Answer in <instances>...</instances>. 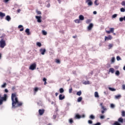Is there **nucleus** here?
I'll use <instances>...</instances> for the list:
<instances>
[{
    "mask_svg": "<svg viewBox=\"0 0 125 125\" xmlns=\"http://www.w3.org/2000/svg\"><path fill=\"white\" fill-rule=\"evenodd\" d=\"M12 106V108H18L23 105L22 102L18 101V98L17 96L16 93H12L11 95Z\"/></svg>",
    "mask_w": 125,
    "mask_h": 125,
    "instance_id": "obj_1",
    "label": "nucleus"
},
{
    "mask_svg": "<svg viewBox=\"0 0 125 125\" xmlns=\"http://www.w3.org/2000/svg\"><path fill=\"white\" fill-rule=\"evenodd\" d=\"M7 100V95L6 94H4V97H1V95L0 94V105H2L3 101H6Z\"/></svg>",
    "mask_w": 125,
    "mask_h": 125,
    "instance_id": "obj_2",
    "label": "nucleus"
},
{
    "mask_svg": "<svg viewBox=\"0 0 125 125\" xmlns=\"http://www.w3.org/2000/svg\"><path fill=\"white\" fill-rule=\"evenodd\" d=\"M6 45V43L5 42V40L1 39L0 41V47H1V48H4V46Z\"/></svg>",
    "mask_w": 125,
    "mask_h": 125,
    "instance_id": "obj_3",
    "label": "nucleus"
},
{
    "mask_svg": "<svg viewBox=\"0 0 125 125\" xmlns=\"http://www.w3.org/2000/svg\"><path fill=\"white\" fill-rule=\"evenodd\" d=\"M100 106H101V108L103 109V110L101 111L102 114H104V113H105V111H107V108H106V107L103 105V103H101Z\"/></svg>",
    "mask_w": 125,
    "mask_h": 125,
    "instance_id": "obj_4",
    "label": "nucleus"
},
{
    "mask_svg": "<svg viewBox=\"0 0 125 125\" xmlns=\"http://www.w3.org/2000/svg\"><path fill=\"white\" fill-rule=\"evenodd\" d=\"M36 68H37V64H36V63H34L30 66L29 70H32V71H34V70H35Z\"/></svg>",
    "mask_w": 125,
    "mask_h": 125,
    "instance_id": "obj_5",
    "label": "nucleus"
},
{
    "mask_svg": "<svg viewBox=\"0 0 125 125\" xmlns=\"http://www.w3.org/2000/svg\"><path fill=\"white\" fill-rule=\"evenodd\" d=\"M45 111V110H44V109H39V114L40 116H42L44 114Z\"/></svg>",
    "mask_w": 125,
    "mask_h": 125,
    "instance_id": "obj_6",
    "label": "nucleus"
},
{
    "mask_svg": "<svg viewBox=\"0 0 125 125\" xmlns=\"http://www.w3.org/2000/svg\"><path fill=\"white\" fill-rule=\"evenodd\" d=\"M112 39H113V38L111 35H109L108 37L105 36L104 41L106 42V41H110L112 40Z\"/></svg>",
    "mask_w": 125,
    "mask_h": 125,
    "instance_id": "obj_7",
    "label": "nucleus"
},
{
    "mask_svg": "<svg viewBox=\"0 0 125 125\" xmlns=\"http://www.w3.org/2000/svg\"><path fill=\"white\" fill-rule=\"evenodd\" d=\"M115 29L114 28H110V31L106 30L105 32L107 34H111V33H113Z\"/></svg>",
    "mask_w": 125,
    "mask_h": 125,
    "instance_id": "obj_8",
    "label": "nucleus"
},
{
    "mask_svg": "<svg viewBox=\"0 0 125 125\" xmlns=\"http://www.w3.org/2000/svg\"><path fill=\"white\" fill-rule=\"evenodd\" d=\"M86 2H87L88 5L89 6H91V5H92L93 3H92V1H91V0H86Z\"/></svg>",
    "mask_w": 125,
    "mask_h": 125,
    "instance_id": "obj_9",
    "label": "nucleus"
},
{
    "mask_svg": "<svg viewBox=\"0 0 125 125\" xmlns=\"http://www.w3.org/2000/svg\"><path fill=\"white\" fill-rule=\"evenodd\" d=\"M45 51H46V50H45V49H40V52H41V54H42V55H44V53H45Z\"/></svg>",
    "mask_w": 125,
    "mask_h": 125,
    "instance_id": "obj_10",
    "label": "nucleus"
},
{
    "mask_svg": "<svg viewBox=\"0 0 125 125\" xmlns=\"http://www.w3.org/2000/svg\"><path fill=\"white\" fill-rule=\"evenodd\" d=\"M36 19H37V21L38 22V23L42 22V19H41V17L36 16Z\"/></svg>",
    "mask_w": 125,
    "mask_h": 125,
    "instance_id": "obj_11",
    "label": "nucleus"
},
{
    "mask_svg": "<svg viewBox=\"0 0 125 125\" xmlns=\"http://www.w3.org/2000/svg\"><path fill=\"white\" fill-rule=\"evenodd\" d=\"M59 100H63V99H65V96H62V94H60L59 96Z\"/></svg>",
    "mask_w": 125,
    "mask_h": 125,
    "instance_id": "obj_12",
    "label": "nucleus"
},
{
    "mask_svg": "<svg viewBox=\"0 0 125 125\" xmlns=\"http://www.w3.org/2000/svg\"><path fill=\"white\" fill-rule=\"evenodd\" d=\"M118 122L119 123H121V124H124V119H123L122 117H120L118 119Z\"/></svg>",
    "mask_w": 125,
    "mask_h": 125,
    "instance_id": "obj_13",
    "label": "nucleus"
},
{
    "mask_svg": "<svg viewBox=\"0 0 125 125\" xmlns=\"http://www.w3.org/2000/svg\"><path fill=\"white\" fill-rule=\"evenodd\" d=\"M93 28V24L90 23L89 26L87 27L88 30H90Z\"/></svg>",
    "mask_w": 125,
    "mask_h": 125,
    "instance_id": "obj_14",
    "label": "nucleus"
},
{
    "mask_svg": "<svg viewBox=\"0 0 125 125\" xmlns=\"http://www.w3.org/2000/svg\"><path fill=\"white\" fill-rule=\"evenodd\" d=\"M79 20H81V21L84 20V17H83V16L82 15H80L79 16Z\"/></svg>",
    "mask_w": 125,
    "mask_h": 125,
    "instance_id": "obj_15",
    "label": "nucleus"
},
{
    "mask_svg": "<svg viewBox=\"0 0 125 125\" xmlns=\"http://www.w3.org/2000/svg\"><path fill=\"white\" fill-rule=\"evenodd\" d=\"M82 118V116L80 115L79 114H76L75 116V119H81Z\"/></svg>",
    "mask_w": 125,
    "mask_h": 125,
    "instance_id": "obj_16",
    "label": "nucleus"
},
{
    "mask_svg": "<svg viewBox=\"0 0 125 125\" xmlns=\"http://www.w3.org/2000/svg\"><path fill=\"white\" fill-rule=\"evenodd\" d=\"M94 95L96 98H99V95L98 94V92L97 91L95 92Z\"/></svg>",
    "mask_w": 125,
    "mask_h": 125,
    "instance_id": "obj_17",
    "label": "nucleus"
},
{
    "mask_svg": "<svg viewBox=\"0 0 125 125\" xmlns=\"http://www.w3.org/2000/svg\"><path fill=\"white\" fill-rule=\"evenodd\" d=\"M109 72L111 73L112 74H114L115 72V69L113 68H110L109 69Z\"/></svg>",
    "mask_w": 125,
    "mask_h": 125,
    "instance_id": "obj_18",
    "label": "nucleus"
},
{
    "mask_svg": "<svg viewBox=\"0 0 125 125\" xmlns=\"http://www.w3.org/2000/svg\"><path fill=\"white\" fill-rule=\"evenodd\" d=\"M121 97H122V95H118L115 96V99H120V98H121Z\"/></svg>",
    "mask_w": 125,
    "mask_h": 125,
    "instance_id": "obj_19",
    "label": "nucleus"
},
{
    "mask_svg": "<svg viewBox=\"0 0 125 125\" xmlns=\"http://www.w3.org/2000/svg\"><path fill=\"white\" fill-rule=\"evenodd\" d=\"M6 20H7V21H10V20H11V18H10V16H7L6 17Z\"/></svg>",
    "mask_w": 125,
    "mask_h": 125,
    "instance_id": "obj_20",
    "label": "nucleus"
},
{
    "mask_svg": "<svg viewBox=\"0 0 125 125\" xmlns=\"http://www.w3.org/2000/svg\"><path fill=\"white\" fill-rule=\"evenodd\" d=\"M83 84H90V82H89V81H84L83 83Z\"/></svg>",
    "mask_w": 125,
    "mask_h": 125,
    "instance_id": "obj_21",
    "label": "nucleus"
},
{
    "mask_svg": "<svg viewBox=\"0 0 125 125\" xmlns=\"http://www.w3.org/2000/svg\"><path fill=\"white\" fill-rule=\"evenodd\" d=\"M25 33H26L27 35H30V29L29 28H27L25 30Z\"/></svg>",
    "mask_w": 125,
    "mask_h": 125,
    "instance_id": "obj_22",
    "label": "nucleus"
},
{
    "mask_svg": "<svg viewBox=\"0 0 125 125\" xmlns=\"http://www.w3.org/2000/svg\"><path fill=\"white\" fill-rule=\"evenodd\" d=\"M89 119H90L91 120H94L95 119V116H94V115L91 114L89 116Z\"/></svg>",
    "mask_w": 125,
    "mask_h": 125,
    "instance_id": "obj_23",
    "label": "nucleus"
},
{
    "mask_svg": "<svg viewBox=\"0 0 125 125\" xmlns=\"http://www.w3.org/2000/svg\"><path fill=\"white\" fill-rule=\"evenodd\" d=\"M82 100H83V97H79L78 99H77V102H82Z\"/></svg>",
    "mask_w": 125,
    "mask_h": 125,
    "instance_id": "obj_24",
    "label": "nucleus"
},
{
    "mask_svg": "<svg viewBox=\"0 0 125 125\" xmlns=\"http://www.w3.org/2000/svg\"><path fill=\"white\" fill-rule=\"evenodd\" d=\"M4 16H5V14L0 12V17H4Z\"/></svg>",
    "mask_w": 125,
    "mask_h": 125,
    "instance_id": "obj_25",
    "label": "nucleus"
},
{
    "mask_svg": "<svg viewBox=\"0 0 125 125\" xmlns=\"http://www.w3.org/2000/svg\"><path fill=\"white\" fill-rule=\"evenodd\" d=\"M42 35H43V36H46L47 35V32L45 30H42Z\"/></svg>",
    "mask_w": 125,
    "mask_h": 125,
    "instance_id": "obj_26",
    "label": "nucleus"
},
{
    "mask_svg": "<svg viewBox=\"0 0 125 125\" xmlns=\"http://www.w3.org/2000/svg\"><path fill=\"white\" fill-rule=\"evenodd\" d=\"M77 95H78V96H81V95H82V91L80 90L78 92H77L76 93Z\"/></svg>",
    "mask_w": 125,
    "mask_h": 125,
    "instance_id": "obj_27",
    "label": "nucleus"
},
{
    "mask_svg": "<svg viewBox=\"0 0 125 125\" xmlns=\"http://www.w3.org/2000/svg\"><path fill=\"white\" fill-rule=\"evenodd\" d=\"M94 4L95 5H99V2H98V0H95L94 1Z\"/></svg>",
    "mask_w": 125,
    "mask_h": 125,
    "instance_id": "obj_28",
    "label": "nucleus"
},
{
    "mask_svg": "<svg viewBox=\"0 0 125 125\" xmlns=\"http://www.w3.org/2000/svg\"><path fill=\"white\" fill-rule=\"evenodd\" d=\"M114 46V44H109L108 45V49H111V48H112V47Z\"/></svg>",
    "mask_w": 125,
    "mask_h": 125,
    "instance_id": "obj_29",
    "label": "nucleus"
},
{
    "mask_svg": "<svg viewBox=\"0 0 125 125\" xmlns=\"http://www.w3.org/2000/svg\"><path fill=\"white\" fill-rule=\"evenodd\" d=\"M108 89H109L111 91H116V89L112 87H109Z\"/></svg>",
    "mask_w": 125,
    "mask_h": 125,
    "instance_id": "obj_30",
    "label": "nucleus"
},
{
    "mask_svg": "<svg viewBox=\"0 0 125 125\" xmlns=\"http://www.w3.org/2000/svg\"><path fill=\"white\" fill-rule=\"evenodd\" d=\"M115 75L116 76H120V71L119 70H117L115 72Z\"/></svg>",
    "mask_w": 125,
    "mask_h": 125,
    "instance_id": "obj_31",
    "label": "nucleus"
},
{
    "mask_svg": "<svg viewBox=\"0 0 125 125\" xmlns=\"http://www.w3.org/2000/svg\"><path fill=\"white\" fill-rule=\"evenodd\" d=\"M60 93H63V92H64V89H63V88H61L60 89Z\"/></svg>",
    "mask_w": 125,
    "mask_h": 125,
    "instance_id": "obj_32",
    "label": "nucleus"
},
{
    "mask_svg": "<svg viewBox=\"0 0 125 125\" xmlns=\"http://www.w3.org/2000/svg\"><path fill=\"white\" fill-rule=\"evenodd\" d=\"M37 45H38V46H39V47H41V46H42V43L40 42H37Z\"/></svg>",
    "mask_w": 125,
    "mask_h": 125,
    "instance_id": "obj_33",
    "label": "nucleus"
},
{
    "mask_svg": "<svg viewBox=\"0 0 125 125\" xmlns=\"http://www.w3.org/2000/svg\"><path fill=\"white\" fill-rule=\"evenodd\" d=\"M122 117H125V111H122V114H121Z\"/></svg>",
    "mask_w": 125,
    "mask_h": 125,
    "instance_id": "obj_34",
    "label": "nucleus"
},
{
    "mask_svg": "<svg viewBox=\"0 0 125 125\" xmlns=\"http://www.w3.org/2000/svg\"><path fill=\"white\" fill-rule=\"evenodd\" d=\"M38 90H39V88H38V87H36L34 88V92H37V91H38Z\"/></svg>",
    "mask_w": 125,
    "mask_h": 125,
    "instance_id": "obj_35",
    "label": "nucleus"
},
{
    "mask_svg": "<svg viewBox=\"0 0 125 125\" xmlns=\"http://www.w3.org/2000/svg\"><path fill=\"white\" fill-rule=\"evenodd\" d=\"M74 21L75 22V23H77L78 24H79V23H80V20L79 19L75 20Z\"/></svg>",
    "mask_w": 125,
    "mask_h": 125,
    "instance_id": "obj_36",
    "label": "nucleus"
},
{
    "mask_svg": "<svg viewBox=\"0 0 125 125\" xmlns=\"http://www.w3.org/2000/svg\"><path fill=\"white\" fill-rule=\"evenodd\" d=\"M111 62L112 63H114L115 62V57H113L112 59H111Z\"/></svg>",
    "mask_w": 125,
    "mask_h": 125,
    "instance_id": "obj_37",
    "label": "nucleus"
},
{
    "mask_svg": "<svg viewBox=\"0 0 125 125\" xmlns=\"http://www.w3.org/2000/svg\"><path fill=\"white\" fill-rule=\"evenodd\" d=\"M5 86H6V83H4L3 84L1 85V87H2L3 88H4Z\"/></svg>",
    "mask_w": 125,
    "mask_h": 125,
    "instance_id": "obj_38",
    "label": "nucleus"
},
{
    "mask_svg": "<svg viewBox=\"0 0 125 125\" xmlns=\"http://www.w3.org/2000/svg\"><path fill=\"white\" fill-rule=\"evenodd\" d=\"M69 123L70 124H73V123H74V121H73V119L71 118L69 119Z\"/></svg>",
    "mask_w": 125,
    "mask_h": 125,
    "instance_id": "obj_39",
    "label": "nucleus"
},
{
    "mask_svg": "<svg viewBox=\"0 0 125 125\" xmlns=\"http://www.w3.org/2000/svg\"><path fill=\"white\" fill-rule=\"evenodd\" d=\"M116 59H117V61H120V60H121V57H120V56H117L116 58Z\"/></svg>",
    "mask_w": 125,
    "mask_h": 125,
    "instance_id": "obj_40",
    "label": "nucleus"
},
{
    "mask_svg": "<svg viewBox=\"0 0 125 125\" xmlns=\"http://www.w3.org/2000/svg\"><path fill=\"white\" fill-rule=\"evenodd\" d=\"M91 21H90V20H87L86 21V24H89V23H90Z\"/></svg>",
    "mask_w": 125,
    "mask_h": 125,
    "instance_id": "obj_41",
    "label": "nucleus"
},
{
    "mask_svg": "<svg viewBox=\"0 0 125 125\" xmlns=\"http://www.w3.org/2000/svg\"><path fill=\"white\" fill-rule=\"evenodd\" d=\"M121 12H125V8H121Z\"/></svg>",
    "mask_w": 125,
    "mask_h": 125,
    "instance_id": "obj_42",
    "label": "nucleus"
},
{
    "mask_svg": "<svg viewBox=\"0 0 125 125\" xmlns=\"http://www.w3.org/2000/svg\"><path fill=\"white\" fill-rule=\"evenodd\" d=\"M88 123L89 124V125H92V121L91 120H88Z\"/></svg>",
    "mask_w": 125,
    "mask_h": 125,
    "instance_id": "obj_43",
    "label": "nucleus"
},
{
    "mask_svg": "<svg viewBox=\"0 0 125 125\" xmlns=\"http://www.w3.org/2000/svg\"><path fill=\"white\" fill-rule=\"evenodd\" d=\"M117 16H118V15H117V14H114L112 16V18H116V17H117Z\"/></svg>",
    "mask_w": 125,
    "mask_h": 125,
    "instance_id": "obj_44",
    "label": "nucleus"
},
{
    "mask_svg": "<svg viewBox=\"0 0 125 125\" xmlns=\"http://www.w3.org/2000/svg\"><path fill=\"white\" fill-rule=\"evenodd\" d=\"M122 5H123V6H125V1H123L122 3H121Z\"/></svg>",
    "mask_w": 125,
    "mask_h": 125,
    "instance_id": "obj_45",
    "label": "nucleus"
},
{
    "mask_svg": "<svg viewBox=\"0 0 125 125\" xmlns=\"http://www.w3.org/2000/svg\"><path fill=\"white\" fill-rule=\"evenodd\" d=\"M124 18H120V22H123V21H124Z\"/></svg>",
    "mask_w": 125,
    "mask_h": 125,
    "instance_id": "obj_46",
    "label": "nucleus"
},
{
    "mask_svg": "<svg viewBox=\"0 0 125 125\" xmlns=\"http://www.w3.org/2000/svg\"><path fill=\"white\" fill-rule=\"evenodd\" d=\"M105 118V116L104 115H102L100 116V119H103Z\"/></svg>",
    "mask_w": 125,
    "mask_h": 125,
    "instance_id": "obj_47",
    "label": "nucleus"
},
{
    "mask_svg": "<svg viewBox=\"0 0 125 125\" xmlns=\"http://www.w3.org/2000/svg\"><path fill=\"white\" fill-rule=\"evenodd\" d=\"M56 63H58V64H60V60H56Z\"/></svg>",
    "mask_w": 125,
    "mask_h": 125,
    "instance_id": "obj_48",
    "label": "nucleus"
},
{
    "mask_svg": "<svg viewBox=\"0 0 125 125\" xmlns=\"http://www.w3.org/2000/svg\"><path fill=\"white\" fill-rule=\"evenodd\" d=\"M16 87H15V86H14L12 87V90H13V91H14V89H16Z\"/></svg>",
    "mask_w": 125,
    "mask_h": 125,
    "instance_id": "obj_49",
    "label": "nucleus"
},
{
    "mask_svg": "<svg viewBox=\"0 0 125 125\" xmlns=\"http://www.w3.org/2000/svg\"><path fill=\"white\" fill-rule=\"evenodd\" d=\"M72 90H73V89L72 88H71L70 89H69V92L70 93H72Z\"/></svg>",
    "mask_w": 125,
    "mask_h": 125,
    "instance_id": "obj_50",
    "label": "nucleus"
},
{
    "mask_svg": "<svg viewBox=\"0 0 125 125\" xmlns=\"http://www.w3.org/2000/svg\"><path fill=\"white\" fill-rule=\"evenodd\" d=\"M18 28H19V29H21V28H23V25H19Z\"/></svg>",
    "mask_w": 125,
    "mask_h": 125,
    "instance_id": "obj_51",
    "label": "nucleus"
},
{
    "mask_svg": "<svg viewBox=\"0 0 125 125\" xmlns=\"http://www.w3.org/2000/svg\"><path fill=\"white\" fill-rule=\"evenodd\" d=\"M20 11H21V9H18V10H17V12L18 13H20Z\"/></svg>",
    "mask_w": 125,
    "mask_h": 125,
    "instance_id": "obj_52",
    "label": "nucleus"
},
{
    "mask_svg": "<svg viewBox=\"0 0 125 125\" xmlns=\"http://www.w3.org/2000/svg\"><path fill=\"white\" fill-rule=\"evenodd\" d=\"M110 106L111 108H114L115 107V105H114V104H111Z\"/></svg>",
    "mask_w": 125,
    "mask_h": 125,
    "instance_id": "obj_53",
    "label": "nucleus"
},
{
    "mask_svg": "<svg viewBox=\"0 0 125 125\" xmlns=\"http://www.w3.org/2000/svg\"><path fill=\"white\" fill-rule=\"evenodd\" d=\"M122 88H123V89L124 90H125V85H123V86H122Z\"/></svg>",
    "mask_w": 125,
    "mask_h": 125,
    "instance_id": "obj_54",
    "label": "nucleus"
},
{
    "mask_svg": "<svg viewBox=\"0 0 125 125\" xmlns=\"http://www.w3.org/2000/svg\"><path fill=\"white\" fill-rule=\"evenodd\" d=\"M37 14H42V12H41L40 11H37Z\"/></svg>",
    "mask_w": 125,
    "mask_h": 125,
    "instance_id": "obj_55",
    "label": "nucleus"
},
{
    "mask_svg": "<svg viewBox=\"0 0 125 125\" xmlns=\"http://www.w3.org/2000/svg\"><path fill=\"white\" fill-rule=\"evenodd\" d=\"M46 81H47L46 78H44L43 79V82H46Z\"/></svg>",
    "mask_w": 125,
    "mask_h": 125,
    "instance_id": "obj_56",
    "label": "nucleus"
},
{
    "mask_svg": "<svg viewBox=\"0 0 125 125\" xmlns=\"http://www.w3.org/2000/svg\"><path fill=\"white\" fill-rule=\"evenodd\" d=\"M20 31L21 32H22V31H24V28H22L21 29H20Z\"/></svg>",
    "mask_w": 125,
    "mask_h": 125,
    "instance_id": "obj_57",
    "label": "nucleus"
},
{
    "mask_svg": "<svg viewBox=\"0 0 125 125\" xmlns=\"http://www.w3.org/2000/svg\"><path fill=\"white\" fill-rule=\"evenodd\" d=\"M9 1V0H4V2H8Z\"/></svg>",
    "mask_w": 125,
    "mask_h": 125,
    "instance_id": "obj_58",
    "label": "nucleus"
},
{
    "mask_svg": "<svg viewBox=\"0 0 125 125\" xmlns=\"http://www.w3.org/2000/svg\"><path fill=\"white\" fill-rule=\"evenodd\" d=\"M5 92H8V90H7V89H5V90H4Z\"/></svg>",
    "mask_w": 125,
    "mask_h": 125,
    "instance_id": "obj_59",
    "label": "nucleus"
},
{
    "mask_svg": "<svg viewBox=\"0 0 125 125\" xmlns=\"http://www.w3.org/2000/svg\"><path fill=\"white\" fill-rule=\"evenodd\" d=\"M53 119L55 120V119H56V115H53Z\"/></svg>",
    "mask_w": 125,
    "mask_h": 125,
    "instance_id": "obj_60",
    "label": "nucleus"
},
{
    "mask_svg": "<svg viewBox=\"0 0 125 125\" xmlns=\"http://www.w3.org/2000/svg\"><path fill=\"white\" fill-rule=\"evenodd\" d=\"M50 7V4H48L47 5V7Z\"/></svg>",
    "mask_w": 125,
    "mask_h": 125,
    "instance_id": "obj_61",
    "label": "nucleus"
},
{
    "mask_svg": "<svg viewBox=\"0 0 125 125\" xmlns=\"http://www.w3.org/2000/svg\"><path fill=\"white\" fill-rule=\"evenodd\" d=\"M93 14H97V12H96V11H94V12H93Z\"/></svg>",
    "mask_w": 125,
    "mask_h": 125,
    "instance_id": "obj_62",
    "label": "nucleus"
},
{
    "mask_svg": "<svg viewBox=\"0 0 125 125\" xmlns=\"http://www.w3.org/2000/svg\"><path fill=\"white\" fill-rule=\"evenodd\" d=\"M59 3H61V0H58Z\"/></svg>",
    "mask_w": 125,
    "mask_h": 125,
    "instance_id": "obj_63",
    "label": "nucleus"
},
{
    "mask_svg": "<svg viewBox=\"0 0 125 125\" xmlns=\"http://www.w3.org/2000/svg\"><path fill=\"white\" fill-rule=\"evenodd\" d=\"M55 95H56V96H58V93H57V92L56 93H55Z\"/></svg>",
    "mask_w": 125,
    "mask_h": 125,
    "instance_id": "obj_64",
    "label": "nucleus"
}]
</instances>
